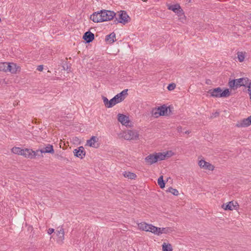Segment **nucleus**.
<instances>
[{"label":"nucleus","instance_id":"f257e3e1","mask_svg":"<svg viewBox=\"0 0 251 251\" xmlns=\"http://www.w3.org/2000/svg\"><path fill=\"white\" fill-rule=\"evenodd\" d=\"M228 84L229 87L233 90L236 89L241 86L248 88L251 84V80L248 77H242L232 80L230 79Z\"/></svg>","mask_w":251,"mask_h":251},{"label":"nucleus","instance_id":"f03ea898","mask_svg":"<svg viewBox=\"0 0 251 251\" xmlns=\"http://www.w3.org/2000/svg\"><path fill=\"white\" fill-rule=\"evenodd\" d=\"M207 92L210 94V97L213 98H226L230 95V93L228 89L226 88L224 91H222V89L220 87L211 89L209 90Z\"/></svg>","mask_w":251,"mask_h":251},{"label":"nucleus","instance_id":"7ed1b4c3","mask_svg":"<svg viewBox=\"0 0 251 251\" xmlns=\"http://www.w3.org/2000/svg\"><path fill=\"white\" fill-rule=\"evenodd\" d=\"M128 89H125L120 93L115 95L112 99L109 100L110 104L109 106L110 108L112 107L116 104L119 103L123 101L126 96L127 95Z\"/></svg>","mask_w":251,"mask_h":251},{"label":"nucleus","instance_id":"20e7f679","mask_svg":"<svg viewBox=\"0 0 251 251\" xmlns=\"http://www.w3.org/2000/svg\"><path fill=\"white\" fill-rule=\"evenodd\" d=\"M130 17L125 11H121L118 14V18L116 17L114 20V24L121 23L124 25L128 23L130 21Z\"/></svg>","mask_w":251,"mask_h":251},{"label":"nucleus","instance_id":"39448f33","mask_svg":"<svg viewBox=\"0 0 251 251\" xmlns=\"http://www.w3.org/2000/svg\"><path fill=\"white\" fill-rule=\"evenodd\" d=\"M11 151L15 154L23 155L25 157H32V154H30V151L32 152L31 149H22L19 147H13Z\"/></svg>","mask_w":251,"mask_h":251},{"label":"nucleus","instance_id":"423d86ee","mask_svg":"<svg viewBox=\"0 0 251 251\" xmlns=\"http://www.w3.org/2000/svg\"><path fill=\"white\" fill-rule=\"evenodd\" d=\"M167 7L169 10L173 11L178 17L180 18H181L182 16L185 17L184 12L179 4L176 3L173 5L167 4Z\"/></svg>","mask_w":251,"mask_h":251},{"label":"nucleus","instance_id":"0eeeda50","mask_svg":"<svg viewBox=\"0 0 251 251\" xmlns=\"http://www.w3.org/2000/svg\"><path fill=\"white\" fill-rule=\"evenodd\" d=\"M124 137L126 140H134L138 138V134L135 131L128 130L125 132Z\"/></svg>","mask_w":251,"mask_h":251},{"label":"nucleus","instance_id":"6e6552de","mask_svg":"<svg viewBox=\"0 0 251 251\" xmlns=\"http://www.w3.org/2000/svg\"><path fill=\"white\" fill-rule=\"evenodd\" d=\"M98 141L99 138L97 136H93L87 141V145L91 147L98 148L100 146Z\"/></svg>","mask_w":251,"mask_h":251},{"label":"nucleus","instance_id":"1a4fd4ad","mask_svg":"<svg viewBox=\"0 0 251 251\" xmlns=\"http://www.w3.org/2000/svg\"><path fill=\"white\" fill-rule=\"evenodd\" d=\"M118 120L123 125L126 126H129V123H130V121L129 120V117L123 114H118Z\"/></svg>","mask_w":251,"mask_h":251},{"label":"nucleus","instance_id":"9d476101","mask_svg":"<svg viewBox=\"0 0 251 251\" xmlns=\"http://www.w3.org/2000/svg\"><path fill=\"white\" fill-rule=\"evenodd\" d=\"M103 14H104L105 21L111 20L116 16V13L110 10H103Z\"/></svg>","mask_w":251,"mask_h":251},{"label":"nucleus","instance_id":"9b49d317","mask_svg":"<svg viewBox=\"0 0 251 251\" xmlns=\"http://www.w3.org/2000/svg\"><path fill=\"white\" fill-rule=\"evenodd\" d=\"M199 165L201 168H202L210 171H213L214 169V166L213 165L209 162H206L204 160H200L199 162Z\"/></svg>","mask_w":251,"mask_h":251},{"label":"nucleus","instance_id":"f8f14e48","mask_svg":"<svg viewBox=\"0 0 251 251\" xmlns=\"http://www.w3.org/2000/svg\"><path fill=\"white\" fill-rule=\"evenodd\" d=\"M238 204L237 202H234L233 201H229L227 204H223L222 207L226 210H232L236 209Z\"/></svg>","mask_w":251,"mask_h":251},{"label":"nucleus","instance_id":"ddd939ff","mask_svg":"<svg viewBox=\"0 0 251 251\" xmlns=\"http://www.w3.org/2000/svg\"><path fill=\"white\" fill-rule=\"evenodd\" d=\"M74 153L76 157L82 159L85 155V151H84V148L82 146H80L77 149L74 150Z\"/></svg>","mask_w":251,"mask_h":251},{"label":"nucleus","instance_id":"4468645a","mask_svg":"<svg viewBox=\"0 0 251 251\" xmlns=\"http://www.w3.org/2000/svg\"><path fill=\"white\" fill-rule=\"evenodd\" d=\"M94 38V34L89 31L86 32L83 36V39L86 41V43L92 42Z\"/></svg>","mask_w":251,"mask_h":251},{"label":"nucleus","instance_id":"2eb2a0df","mask_svg":"<svg viewBox=\"0 0 251 251\" xmlns=\"http://www.w3.org/2000/svg\"><path fill=\"white\" fill-rule=\"evenodd\" d=\"M40 152H41V157H43V153H53L54 152V151L53 146L50 144H48L45 148L40 150Z\"/></svg>","mask_w":251,"mask_h":251},{"label":"nucleus","instance_id":"dca6fc26","mask_svg":"<svg viewBox=\"0 0 251 251\" xmlns=\"http://www.w3.org/2000/svg\"><path fill=\"white\" fill-rule=\"evenodd\" d=\"M145 162L149 165H152L157 162L155 153L150 154L145 158Z\"/></svg>","mask_w":251,"mask_h":251},{"label":"nucleus","instance_id":"f3484780","mask_svg":"<svg viewBox=\"0 0 251 251\" xmlns=\"http://www.w3.org/2000/svg\"><path fill=\"white\" fill-rule=\"evenodd\" d=\"M251 124L250 123V121L248 120V118L246 119H244L242 120L239 121L236 124V126L238 127H247L250 126Z\"/></svg>","mask_w":251,"mask_h":251},{"label":"nucleus","instance_id":"a211bd4d","mask_svg":"<svg viewBox=\"0 0 251 251\" xmlns=\"http://www.w3.org/2000/svg\"><path fill=\"white\" fill-rule=\"evenodd\" d=\"M99 12H94L93 14H92L90 16V19L95 23H100L101 22L102 19H103L100 16Z\"/></svg>","mask_w":251,"mask_h":251},{"label":"nucleus","instance_id":"6ab92c4d","mask_svg":"<svg viewBox=\"0 0 251 251\" xmlns=\"http://www.w3.org/2000/svg\"><path fill=\"white\" fill-rule=\"evenodd\" d=\"M57 235L58 236V242H62L64 239V231L62 227H61L59 230L57 231Z\"/></svg>","mask_w":251,"mask_h":251},{"label":"nucleus","instance_id":"aec40b11","mask_svg":"<svg viewBox=\"0 0 251 251\" xmlns=\"http://www.w3.org/2000/svg\"><path fill=\"white\" fill-rule=\"evenodd\" d=\"M157 111H158V113L160 116H164L166 115L168 111V108L165 105H163L160 107H158L157 108Z\"/></svg>","mask_w":251,"mask_h":251},{"label":"nucleus","instance_id":"412c9836","mask_svg":"<svg viewBox=\"0 0 251 251\" xmlns=\"http://www.w3.org/2000/svg\"><path fill=\"white\" fill-rule=\"evenodd\" d=\"M116 35L114 32H112L105 37V41L110 44L113 43L115 41Z\"/></svg>","mask_w":251,"mask_h":251},{"label":"nucleus","instance_id":"4be33fe9","mask_svg":"<svg viewBox=\"0 0 251 251\" xmlns=\"http://www.w3.org/2000/svg\"><path fill=\"white\" fill-rule=\"evenodd\" d=\"M10 67V63L1 62L0 63V71L7 72L8 68Z\"/></svg>","mask_w":251,"mask_h":251},{"label":"nucleus","instance_id":"5701e85b","mask_svg":"<svg viewBox=\"0 0 251 251\" xmlns=\"http://www.w3.org/2000/svg\"><path fill=\"white\" fill-rule=\"evenodd\" d=\"M155 155L157 162L158 161L164 160L166 158L167 154H165V152H158L155 153Z\"/></svg>","mask_w":251,"mask_h":251},{"label":"nucleus","instance_id":"b1692460","mask_svg":"<svg viewBox=\"0 0 251 251\" xmlns=\"http://www.w3.org/2000/svg\"><path fill=\"white\" fill-rule=\"evenodd\" d=\"M150 224H147L145 222H142L138 224V228L144 231H148V228Z\"/></svg>","mask_w":251,"mask_h":251},{"label":"nucleus","instance_id":"393cba45","mask_svg":"<svg viewBox=\"0 0 251 251\" xmlns=\"http://www.w3.org/2000/svg\"><path fill=\"white\" fill-rule=\"evenodd\" d=\"M124 176L125 177H127L131 179H135L137 176L135 174L129 172H125Z\"/></svg>","mask_w":251,"mask_h":251},{"label":"nucleus","instance_id":"a878e982","mask_svg":"<svg viewBox=\"0 0 251 251\" xmlns=\"http://www.w3.org/2000/svg\"><path fill=\"white\" fill-rule=\"evenodd\" d=\"M162 251H172L173 248L171 244H166L164 243L162 244Z\"/></svg>","mask_w":251,"mask_h":251},{"label":"nucleus","instance_id":"bb28decb","mask_svg":"<svg viewBox=\"0 0 251 251\" xmlns=\"http://www.w3.org/2000/svg\"><path fill=\"white\" fill-rule=\"evenodd\" d=\"M158 184L159 185L160 187L161 188H164L165 187V182L164 180H163V176H159V177L158 178L157 180Z\"/></svg>","mask_w":251,"mask_h":251},{"label":"nucleus","instance_id":"cd10ccee","mask_svg":"<svg viewBox=\"0 0 251 251\" xmlns=\"http://www.w3.org/2000/svg\"><path fill=\"white\" fill-rule=\"evenodd\" d=\"M16 66L14 63H10V67L8 68L7 72H11V73H15L17 71Z\"/></svg>","mask_w":251,"mask_h":251},{"label":"nucleus","instance_id":"c85d7f7f","mask_svg":"<svg viewBox=\"0 0 251 251\" xmlns=\"http://www.w3.org/2000/svg\"><path fill=\"white\" fill-rule=\"evenodd\" d=\"M32 152L30 151V154H31L32 157H28L30 159H32L35 158L36 156L41 157V153L39 154V152H40V150H37L36 151H34L32 150Z\"/></svg>","mask_w":251,"mask_h":251},{"label":"nucleus","instance_id":"c756f323","mask_svg":"<svg viewBox=\"0 0 251 251\" xmlns=\"http://www.w3.org/2000/svg\"><path fill=\"white\" fill-rule=\"evenodd\" d=\"M167 191L172 193L175 196H177L179 194L178 191L177 189L173 188L171 187H170Z\"/></svg>","mask_w":251,"mask_h":251},{"label":"nucleus","instance_id":"7c9ffc66","mask_svg":"<svg viewBox=\"0 0 251 251\" xmlns=\"http://www.w3.org/2000/svg\"><path fill=\"white\" fill-rule=\"evenodd\" d=\"M237 57L239 61L240 62H242L244 61L245 59V55L242 52H237Z\"/></svg>","mask_w":251,"mask_h":251},{"label":"nucleus","instance_id":"2f4dec72","mask_svg":"<svg viewBox=\"0 0 251 251\" xmlns=\"http://www.w3.org/2000/svg\"><path fill=\"white\" fill-rule=\"evenodd\" d=\"M102 99L103 100V103H104V104L106 108H110V107L109 106V104L110 103L109 100H108V99L106 97H105L104 96H102Z\"/></svg>","mask_w":251,"mask_h":251},{"label":"nucleus","instance_id":"473e14b6","mask_svg":"<svg viewBox=\"0 0 251 251\" xmlns=\"http://www.w3.org/2000/svg\"><path fill=\"white\" fill-rule=\"evenodd\" d=\"M157 227L151 224H150L149 227L148 228V231L152 232L154 234L155 233V230H156Z\"/></svg>","mask_w":251,"mask_h":251},{"label":"nucleus","instance_id":"72a5a7b5","mask_svg":"<svg viewBox=\"0 0 251 251\" xmlns=\"http://www.w3.org/2000/svg\"><path fill=\"white\" fill-rule=\"evenodd\" d=\"M161 232H162V233H170L172 231V229L170 227H166V228H161Z\"/></svg>","mask_w":251,"mask_h":251},{"label":"nucleus","instance_id":"f704fd0d","mask_svg":"<svg viewBox=\"0 0 251 251\" xmlns=\"http://www.w3.org/2000/svg\"><path fill=\"white\" fill-rule=\"evenodd\" d=\"M158 112V111H157V108L152 109L151 112L152 115L155 118H157L158 116H160V115H159Z\"/></svg>","mask_w":251,"mask_h":251},{"label":"nucleus","instance_id":"c9c22d12","mask_svg":"<svg viewBox=\"0 0 251 251\" xmlns=\"http://www.w3.org/2000/svg\"><path fill=\"white\" fill-rule=\"evenodd\" d=\"M176 87V84L175 83H171L169 84V85L167 87V89L170 90H174Z\"/></svg>","mask_w":251,"mask_h":251},{"label":"nucleus","instance_id":"e433bc0d","mask_svg":"<svg viewBox=\"0 0 251 251\" xmlns=\"http://www.w3.org/2000/svg\"><path fill=\"white\" fill-rule=\"evenodd\" d=\"M161 228L157 227L156 230H155V234H156L157 235H160L162 234L161 232Z\"/></svg>","mask_w":251,"mask_h":251},{"label":"nucleus","instance_id":"4c0bfd02","mask_svg":"<svg viewBox=\"0 0 251 251\" xmlns=\"http://www.w3.org/2000/svg\"><path fill=\"white\" fill-rule=\"evenodd\" d=\"M99 12V13L100 14V17H101L103 19V20L102 19V20H101V22L105 21V19L104 18V14H103V10H100Z\"/></svg>","mask_w":251,"mask_h":251},{"label":"nucleus","instance_id":"58836bf2","mask_svg":"<svg viewBox=\"0 0 251 251\" xmlns=\"http://www.w3.org/2000/svg\"><path fill=\"white\" fill-rule=\"evenodd\" d=\"M165 154H167V156H166V157H170L173 155L174 153L172 152V151H169L165 153Z\"/></svg>","mask_w":251,"mask_h":251},{"label":"nucleus","instance_id":"ea45409f","mask_svg":"<svg viewBox=\"0 0 251 251\" xmlns=\"http://www.w3.org/2000/svg\"><path fill=\"white\" fill-rule=\"evenodd\" d=\"M58 159L60 160H64V161H69V160L67 158L61 156V155L58 156Z\"/></svg>","mask_w":251,"mask_h":251},{"label":"nucleus","instance_id":"a19ab883","mask_svg":"<svg viewBox=\"0 0 251 251\" xmlns=\"http://www.w3.org/2000/svg\"><path fill=\"white\" fill-rule=\"evenodd\" d=\"M219 115V113L218 112H216L215 113H212L211 117H218Z\"/></svg>","mask_w":251,"mask_h":251},{"label":"nucleus","instance_id":"79ce46f5","mask_svg":"<svg viewBox=\"0 0 251 251\" xmlns=\"http://www.w3.org/2000/svg\"><path fill=\"white\" fill-rule=\"evenodd\" d=\"M37 70L39 71H42L43 70V65H39L37 67Z\"/></svg>","mask_w":251,"mask_h":251},{"label":"nucleus","instance_id":"37998d69","mask_svg":"<svg viewBox=\"0 0 251 251\" xmlns=\"http://www.w3.org/2000/svg\"><path fill=\"white\" fill-rule=\"evenodd\" d=\"M248 88V90L249 91V93L250 97V99L251 100V85L249 86Z\"/></svg>","mask_w":251,"mask_h":251},{"label":"nucleus","instance_id":"c03bdc74","mask_svg":"<svg viewBox=\"0 0 251 251\" xmlns=\"http://www.w3.org/2000/svg\"><path fill=\"white\" fill-rule=\"evenodd\" d=\"M54 229L53 228H49L48 229V233L49 234H51V233H52L53 232H54Z\"/></svg>","mask_w":251,"mask_h":251},{"label":"nucleus","instance_id":"a18cd8bd","mask_svg":"<svg viewBox=\"0 0 251 251\" xmlns=\"http://www.w3.org/2000/svg\"><path fill=\"white\" fill-rule=\"evenodd\" d=\"M63 70H66L68 72H69L71 71V67H68L67 66L66 69H65L64 66H63Z\"/></svg>","mask_w":251,"mask_h":251},{"label":"nucleus","instance_id":"49530a36","mask_svg":"<svg viewBox=\"0 0 251 251\" xmlns=\"http://www.w3.org/2000/svg\"><path fill=\"white\" fill-rule=\"evenodd\" d=\"M248 120L250 121V123L251 124V115L248 118Z\"/></svg>","mask_w":251,"mask_h":251},{"label":"nucleus","instance_id":"de8ad7c7","mask_svg":"<svg viewBox=\"0 0 251 251\" xmlns=\"http://www.w3.org/2000/svg\"><path fill=\"white\" fill-rule=\"evenodd\" d=\"M181 127H178L177 130H178V131H179L180 130H181Z\"/></svg>","mask_w":251,"mask_h":251},{"label":"nucleus","instance_id":"09e8293b","mask_svg":"<svg viewBox=\"0 0 251 251\" xmlns=\"http://www.w3.org/2000/svg\"><path fill=\"white\" fill-rule=\"evenodd\" d=\"M181 127H178L177 130H178V131H179L180 130H181Z\"/></svg>","mask_w":251,"mask_h":251},{"label":"nucleus","instance_id":"8fccbe9b","mask_svg":"<svg viewBox=\"0 0 251 251\" xmlns=\"http://www.w3.org/2000/svg\"><path fill=\"white\" fill-rule=\"evenodd\" d=\"M188 2H191V0H186Z\"/></svg>","mask_w":251,"mask_h":251},{"label":"nucleus","instance_id":"3c124183","mask_svg":"<svg viewBox=\"0 0 251 251\" xmlns=\"http://www.w3.org/2000/svg\"><path fill=\"white\" fill-rule=\"evenodd\" d=\"M189 133V131H186V132H185V133Z\"/></svg>","mask_w":251,"mask_h":251},{"label":"nucleus","instance_id":"603ef678","mask_svg":"<svg viewBox=\"0 0 251 251\" xmlns=\"http://www.w3.org/2000/svg\"><path fill=\"white\" fill-rule=\"evenodd\" d=\"M1 22V19L0 18V22Z\"/></svg>","mask_w":251,"mask_h":251}]
</instances>
